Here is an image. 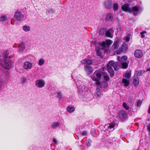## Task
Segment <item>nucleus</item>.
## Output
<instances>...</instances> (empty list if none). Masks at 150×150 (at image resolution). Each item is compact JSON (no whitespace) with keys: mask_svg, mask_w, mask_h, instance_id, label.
I'll return each mask as SVG.
<instances>
[{"mask_svg":"<svg viewBox=\"0 0 150 150\" xmlns=\"http://www.w3.org/2000/svg\"><path fill=\"white\" fill-rule=\"evenodd\" d=\"M91 142V140L90 139H89L86 141V143L88 146H90Z\"/></svg>","mask_w":150,"mask_h":150,"instance_id":"obj_32","label":"nucleus"},{"mask_svg":"<svg viewBox=\"0 0 150 150\" xmlns=\"http://www.w3.org/2000/svg\"><path fill=\"white\" fill-rule=\"evenodd\" d=\"M122 82L124 86L125 87L128 86L129 84V81L125 79H123Z\"/></svg>","mask_w":150,"mask_h":150,"instance_id":"obj_16","label":"nucleus"},{"mask_svg":"<svg viewBox=\"0 0 150 150\" xmlns=\"http://www.w3.org/2000/svg\"><path fill=\"white\" fill-rule=\"evenodd\" d=\"M67 109L68 111L70 112H72L75 110L74 108L73 107H69L67 108Z\"/></svg>","mask_w":150,"mask_h":150,"instance_id":"obj_29","label":"nucleus"},{"mask_svg":"<svg viewBox=\"0 0 150 150\" xmlns=\"http://www.w3.org/2000/svg\"><path fill=\"white\" fill-rule=\"evenodd\" d=\"M108 86V84H107V83L105 82H103L102 83V85H101V87H106Z\"/></svg>","mask_w":150,"mask_h":150,"instance_id":"obj_34","label":"nucleus"},{"mask_svg":"<svg viewBox=\"0 0 150 150\" xmlns=\"http://www.w3.org/2000/svg\"><path fill=\"white\" fill-rule=\"evenodd\" d=\"M6 18V16H3L1 17L0 18V20L1 21H4Z\"/></svg>","mask_w":150,"mask_h":150,"instance_id":"obj_38","label":"nucleus"},{"mask_svg":"<svg viewBox=\"0 0 150 150\" xmlns=\"http://www.w3.org/2000/svg\"><path fill=\"white\" fill-rule=\"evenodd\" d=\"M139 9V8L137 6L133 7L131 8V12H134H134L138 11Z\"/></svg>","mask_w":150,"mask_h":150,"instance_id":"obj_23","label":"nucleus"},{"mask_svg":"<svg viewBox=\"0 0 150 150\" xmlns=\"http://www.w3.org/2000/svg\"><path fill=\"white\" fill-rule=\"evenodd\" d=\"M101 76V72L100 71H96L91 77L93 81H96V83L97 85H99L100 83L99 80L100 79Z\"/></svg>","mask_w":150,"mask_h":150,"instance_id":"obj_3","label":"nucleus"},{"mask_svg":"<svg viewBox=\"0 0 150 150\" xmlns=\"http://www.w3.org/2000/svg\"><path fill=\"white\" fill-rule=\"evenodd\" d=\"M33 64L29 62H26L24 63L23 68L25 69H30L32 68Z\"/></svg>","mask_w":150,"mask_h":150,"instance_id":"obj_6","label":"nucleus"},{"mask_svg":"<svg viewBox=\"0 0 150 150\" xmlns=\"http://www.w3.org/2000/svg\"><path fill=\"white\" fill-rule=\"evenodd\" d=\"M123 106L126 110H128L129 109V107L127 105L126 103H124L123 104Z\"/></svg>","mask_w":150,"mask_h":150,"instance_id":"obj_36","label":"nucleus"},{"mask_svg":"<svg viewBox=\"0 0 150 150\" xmlns=\"http://www.w3.org/2000/svg\"><path fill=\"white\" fill-rule=\"evenodd\" d=\"M14 17L18 21H20L23 19L24 16L22 13L20 11H17L15 13Z\"/></svg>","mask_w":150,"mask_h":150,"instance_id":"obj_4","label":"nucleus"},{"mask_svg":"<svg viewBox=\"0 0 150 150\" xmlns=\"http://www.w3.org/2000/svg\"><path fill=\"white\" fill-rule=\"evenodd\" d=\"M116 124L115 123H112L111 124H110L109 126H108V128L109 129H111L113 128L115 126Z\"/></svg>","mask_w":150,"mask_h":150,"instance_id":"obj_33","label":"nucleus"},{"mask_svg":"<svg viewBox=\"0 0 150 150\" xmlns=\"http://www.w3.org/2000/svg\"><path fill=\"white\" fill-rule=\"evenodd\" d=\"M23 29L25 31L28 32L30 30V28L29 26L25 25L23 26Z\"/></svg>","mask_w":150,"mask_h":150,"instance_id":"obj_24","label":"nucleus"},{"mask_svg":"<svg viewBox=\"0 0 150 150\" xmlns=\"http://www.w3.org/2000/svg\"><path fill=\"white\" fill-rule=\"evenodd\" d=\"M59 123L57 122H54L52 124V127L53 128L56 129L59 126Z\"/></svg>","mask_w":150,"mask_h":150,"instance_id":"obj_21","label":"nucleus"},{"mask_svg":"<svg viewBox=\"0 0 150 150\" xmlns=\"http://www.w3.org/2000/svg\"><path fill=\"white\" fill-rule=\"evenodd\" d=\"M1 57V55H0V57Z\"/></svg>","mask_w":150,"mask_h":150,"instance_id":"obj_50","label":"nucleus"},{"mask_svg":"<svg viewBox=\"0 0 150 150\" xmlns=\"http://www.w3.org/2000/svg\"><path fill=\"white\" fill-rule=\"evenodd\" d=\"M122 9L125 11L129 12H131V8L129 7L128 5L127 4H125L122 5Z\"/></svg>","mask_w":150,"mask_h":150,"instance_id":"obj_9","label":"nucleus"},{"mask_svg":"<svg viewBox=\"0 0 150 150\" xmlns=\"http://www.w3.org/2000/svg\"><path fill=\"white\" fill-rule=\"evenodd\" d=\"M142 103V101L139 100H136L135 101H134L133 103V105H134L135 106H137L138 107L141 105Z\"/></svg>","mask_w":150,"mask_h":150,"instance_id":"obj_18","label":"nucleus"},{"mask_svg":"<svg viewBox=\"0 0 150 150\" xmlns=\"http://www.w3.org/2000/svg\"><path fill=\"white\" fill-rule=\"evenodd\" d=\"M127 57L126 56H123L121 58L122 61H123L127 60Z\"/></svg>","mask_w":150,"mask_h":150,"instance_id":"obj_40","label":"nucleus"},{"mask_svg":"<svg viewBox=\"0 0 150 150\" xmlns=\"http://www.w3.org/2000/svg\"><path fill=\"white\" fill-rule=\"evenodd\" d=\"M113 19L112 15L110 13H108L106 16L105 20L107 21H110Z\"/></svg>","mask_w":150,"mask_h":150,"instance_id":"obj_13","label":"nucleus"},{"mask_svg":"<svg viewBox=\"0 0 150 150\" xmlns=\"http://www.w3.org/2000/svg\"><path fill=\"white\" fill-rule=\"evenodd\" d=\"M118 47V43L117 42H114L112 46V49L113 50L117 49Z\"/></svg>","mask_w":150,"mask_h":150,"instance_id":"obj_19","label":"nucleus"},{"mask_svg":"<svg viewBox=\"0 0 150 150\" xmlns=\"http://www.w3.org/2000/svg\"><path fill=\"white\" fill-rule=\"evenodd\" d=\"M104 78V79L106 81L108 80L109 79V76L108 75H105Z\"/></svg>","mask_w":150,"mask_h":150,"instance_id":"obj_42","label":"nucleus"},{"mask_svg":"<svg viewBox=\"0 0 150 150\" xmlns=\"http://www.w3.org/2000/svg\"><path fill=\"white\" fill-rule=\"evenodd\" d=\"M146 33V31H144L140 33V34L141 35V37L142 38H144L145 37L144 34Z\"/></svg>","mask_w":150,"mask_h":150,"instance_id":"obj_37","label":"nucleus"},{"mask_svg":"<svg viewBox=\"0 0 150 150\" xmlns=\"http://www.w3.org/2000/svg\"><path fill=\"white\" fill-rule=\"evenodd\" d=\"M133 82L135 86H138L139 83V79L137 77H134Z\"/></svg>","mask_w":150,"mask_h":150,"instance_id":"obj_17","label":"nucleus"},{"mask_svg":"<svg viewBox=\"0 0 150 150\" xmlns=\"http://www.w3.org/2000/svg\"><path fill=\"white\" fill-rule=\"evenodd\" d=\"M8 51L6 50L3 54L4 59L3 61L2 64L6 68L8 69L11 68L13 64V62L11 59L8 58H10V57L8 56Z\"/></svg>","mask_w":150,"mask_h":150,"instance_id":"obj_2","label":"nucleus"},{"mask_svg":"<svg viewBox=\"0 0 150 150\" xmlns=\"http://www.w3.org/2000/svg\"><path fill=\"white\" fill-rule=\"evenodd\" d=\"M113 32V30L112 28H111L108 29L106 32V35L107 37H111V34Z\"/></svg>","mask_w":150,"mask_h":150,"instance_id":"obj_15","label":"nucleus"},{"mask_svg":"<svg viewBox=\"0 0 150 150\" xmlns=\"http://www.w3.org/2000/svg\"><path fill=\"white\" fill-rule=\"evenodd\" d=\"M148 112L150 114V106L149 107V108L148 110Z\"/></svg>","mask_w":150,"mask_h":150,"instance_id":"obj_49","label":"nucleus"},{"mask_svg":"<svg viewBox=\"0 0 150 150\" xmlns=\"http://www.w3.org/2000/svg\"><path fill=\"white\" fill-rule=\"evenodd\" d=\"M118 65L117 63L113 61H110L108 63L107 66V70L111 77H113L114 74L113 68L115 71H117L119 69Z\"/></svg>","mask_w":150,"mask_h":150,"instance_id":"obj_1","label":"nucleus"},{"mask_svg":"<svg viewBox=\"0 0 150 150\" xmlns=\"http://www.w3.org/2000/svg\"><path fill=\"white\" fill-rule=\"evenodd\" d=\"M54 12V11L53 9H50L49 11V13H53Z\"/></svg>","mask_w":150,"mask_h":150,"instance_id":"obj_44","label":"nucleus"},{"mask_svg":"<svg viewBox=\"0 0 150 150\" xmlns=\"http://www.w3.org/2000/svg\"><path fill=\"white\" fill-rule=\"evenodd\" d=\"M127 115V113L124 111H121L120 112L119 115V118L122 120H123L126 118Z\"/></svg>","mask_w":150,"mask_h":150,"instance_id":"obj_7","label":"nucleus"},{"mask_svg":"<svg viewBox=\"0 0 150 150\" xmlns=\"http://www.w3.org/2000/svg\"><path fill=\"white\" fill-rule=\"evenodd\" d=\"M131 74V70L127 71L125 73V76L126 78L128 79L130 77Z\"/></svg>","mask_w":150,"mask_h":150,"instance_id":"obj_20","label":"nucleus"},{"mask_svg":"<svg viewBox=\"0 0 150 150\" xmlns=\"http://www.w3.org/2000/svg\"><path fill=\"white\" fill-rule=\"evenodd\" d=\"M112 5V1L110 0L106 1L105 3V7L107 9H110L111 8Z\"/></svg>","mask_w":150,"mask_h":150,"instance_id":"obj_12","label":"nucleus"},{"mask_svg":"<svg viewBox=\"0 0 150 150\" xmlns=\"http://www.w3.org/2000/svg\"><path fill=\"white\" fill-rule=\"evenodd\" d=\"M113 9L114 11H116L118 10V5L117 3H115L113 4Z\"/></svg>","mask_w":150,"mask_h":150,"instance_id":"obj_26","label":"nucleus"},{"mask_svg":"<svg viewBox=\"0 0 150 150\" xmlns=\"http://www.w3.org/2000/svg\"><path fill=\"white\" fill-rule=\"evenodd\" d=\"M53 142L55 144H57V140L55 139H53Z\"/></svg>","mask_w":150,"mask_h":150,"instance_id":"obj_45","label":"nucleus"},{"mask_svg":"<svg viewBox=\"0 0 150 150\" xmlns=\"http://www.w3.org/2000/svg\"><path fill=\"white\" fill-rule=\"evenodd\" d=\"M96 53L98 56H100L102 54L100 48H98V47L96 48Z\"/></svg>","mask_w":150,"mask_h":150,"instance_id":"obj_28","label":"nucleus"},{"mask_svg":"<svg viewBox=\"0 0 150 150\" xmlns=\"http://www.w3.org/2000/svg\"><path fill=\"white\" fill-rule=\"evenodd\" d=\"M130 39V37L129 36H127L124 38V39L127 42H128Z\"/></svg>","mask_w":150,"mask_h":150,"instance_id":"obj_35","label":"nucleus"},{"mask_svg":"<svg viewBox=\"0 0 150 150\" xmlns=\"http://www.w3.org/2000/svg\"><path fill=\"white\" fill-rule=\"evenodd\" d=\"M134 55L137 58H140L143 56V52L140 50H137L134 52Z\"/></svg>","mask_w":150,"mask_h":150,"instance_id":"obj_8","label":"nucleus"},{"mask_svg":"<svg viewBox=\"0 0 150 150\" xmlns=\"http://www.w3.org/2000/svg\"><path fill=\"white\" fill-rule=\"evenodd\" d=\"M81 63L83 64H87L89 65L93 64V61L91 59H85L82 60L81 61Z\"/></svg>","mask_w":150,"mask_h":150,"instance_id":"obj_10","label":"nucleus"},{"mask_svg":"<svg viewBox=\"0 0 150 150\" xmlns=\"http://www.w3.org/2000/svg\"><path fill=\"white\" fill-rule=\"evenodd\" d=\"M20 47L22 50H23L25 48V45L23 43H21L20 45Z\"/></svg>","mask_w":150,"mask_h":150,"instance_id":"obj_39","label":"nucleus"},{"mask_svg":"<svg viewBox=\"0 0 150 150\" xmlns=\"http://www.w3.org/2000/svg\"><path fill=\"white\" fill-rule=\"evenodd\" d=\"M147 127L148 129L150 132V124L148 125L147 126Z\"/></svg>","mask_w":150,"mask_h":150,"instance_id":"obj_46","label":"nucleus"},{"mask_svg":"<svg viewBox=\"0 0 150 150\" xmlns=\"http://www.w3.org/2000/svg\"><path fill=\"white\" fill-rule=\"evenodd\" d=\"M146 71H150V68H147L146 70Z\"/></svg>","mask_w":150,"mask_h":150,"instance_id":"obj_47","label":"nucleus"},{"mask_svg":"<svg viewBox=\"0 0 150 150\" xmlns=\"http://www.w3.org/2000/svg\"><path fill=\"white\" fill-rule=\"evenodd\" d=\"M57 96L58 98H61L62 97V94L61 93L58 92L57 94Z\"/></svg>","mask_w":150,"mask_h":150,"instance_id":"obj_41","label":"nucleus"},{"mask_svg":"<svg viewBox=\"0 0 150 150\" xmlns=\"http://www.w3.org/2000/svg\"><path fill=\"white\" fill-rule=\"evenodd\" d=\"M145 71L144 70H141L137 71L136 73L137 75L140 76H141L143 73H144Z\"/></svg>","mask_w":150,"mask_h":150,"instance_id":"obj_27","label":"nucleus"},{"mask_svg":"<svg viewBox=\"0 0 150 150\" xmlns=\"http://www.w3.org/2000/svg\"><path fill=\"white\" fill-rule=\"evenodd\" d=\"M121 65L122 68L126 69L127 68L128 64L126 62H122V63Z\"/></svg>","mask_w":150,"mask_h":150,"instance_id":"obj_25","label":"nucleus"},{"mask_svg":"<svg viewBox=\"0 0 150 150\" xmlns=\"http://www.w3.org/2000/svg\"><path fill=\"white\" fill-rule=\"evenodd\" d=\"M45 83V82L44 80L38 79L35 81V85L39 88H42L44 87Z\"/></svg>","mask_w":150,"mask_h":150,"instance_id":"obj_5","label":"nucleus"},{"mask_svg":"<svg viewBox=\"0 0 150 150\" xmlns=\"http://www.w3.org/2000/svg\"><path fill=\"white\" fill-rule=\"evenodd\" d=\"M84 69L88 74L92 73L93 71V69L92 67L88 65H86L84 67Z\"/></svg>","mask_w":150,"mask_h":150,"instance_id":"obj_11","label":"nucleus"},{"mask_svg":"<svg viewBox=\"0 0 150 150\" xmlns=\"http://www.w3.org/2000/svg\"><path fill=\"white\" fill-rule=\"evenodd\" d=\"M44 62V60L42 59H41L39 60L38 64L40 66H42Z\"/></svg>","mask_w":150,"mask_h":150,"instance_id":"obj_31","label":"nucleus"},{"mask_svg":"<svg viewBox=\"0 0 150 150\" xmlns=\"http://www.w3.org/2000/svg\"><path fill=\"white\" fill-rule=\"evenodd\" d=\"M81 148L82 149H84V147L82 145H81Z\"/></svg>","mask_w":150,"mask_h":150,"instance_id":"obj_48","label":"nucleus"},{"mask_svg":"<svg viewBox=\"0 0 150 150\" xmlns=\"http://www.w3.org/2000/svg\"><path fill=\"white\" fill-rule=\"evenodd\" d=\"M106 44L107 45V47H108L112 43V42L111 40H107L105 41Z\"/></svg>","mask_w":150,"mask_h":150,"instance_id":"obj_30","label":"nucleus"},{"mask_svg":"<svg viewBox=\"0 0 150 150\" xmlns=\"http://www.w3.org/2000/svg\"><path fill=\"white\" fill-rule=\"evenodd\" d=\"M101 95V90L98 88H97L95 92V96L97 98H99Z\"/></svg>","mask_w":150,"mask_h":150,"instance_id":"obj_14","label":"nucleus"},{"mask_svg":"<svg viewBox=\"0 0 150 150\" xmlns=\"http://www.w3.org/2000/svg\"><path fill=\"white\" fill-rule=\"evenodd\" d=\"M100 47H101V48L102 49H105L106 47H107V45L105 42H103L101 43L100 44Z\"/></svg>","mask_w":150,"mask_h":150,"instance_id":"obj_22","label":"nucleus"},{"mask_svg":"<svg viewBox=\"0 0 150 150\" xmlns=\"http://www.w3.org/2000/svg\"><path fill=\"white\" fill-rule=\"evenodd\" d=\"M81 134L83 136H86L87 134V132L86 131H83L82 133Z\"/></svg>","mask_w":150,"mask_h":150,"instance_id":"obj_43","label":"nucleus"}]
</instances>
